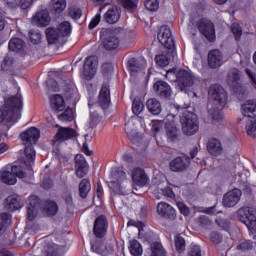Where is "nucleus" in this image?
Masks as SVG:
<instances>
[{
	"label": "nucleus",
	"instance_id": "obj_58",
	"mask_svg": "<svg viewBox=\"0 0 256 256\" xmlns=\"http://www.w3.org/2000/svg\"><path fill=\"white\" fill-rule=\"evenodd\" d=\"M125 131H126L127 135H135L137 129H135V124H133V119L129 120L125 124Z\"/></svg>",
	"mask_w": 256,
	"mask_h": 256
},
{
	"label": "nucleus",
	"instance_id": "obj_7",
	"mask_svg": "<svg viewBox=\"0 0 256 256\" xmlns=\"http://www.w3.org/2000/svg\"><path fill=\"white\" fill-rule=\"evenodd\" d=\"M103 48L106 51H115L119 47V29L103 28L100 32Z\"/></svg>",
	"mask_w": 256,
	"mask_h": 256
},
{
	"label": "nucleus",
	"instance_id": "obj_43",
	"mask_svg": "<svg viewBox=\"0 0 256 256\" xmlns=\"http://www.w3.org/2000/svg\"><path fill=\"white\" fill-rule=\"evenodd\" d=\"M128 67L131 73H139V71H141L145 66L137 61L135 58H131L128 61Z\"/></svg>",
	"mask_w": 256,
	"mask_h": 256
},
{
	"label": "nucleus",
	"instance_id": "obj_60",
	"mask_svg": "<svg viewBox=\"0 0 256 256\" xmlns=\"http://www.w3.org/2000/svg\"><path fill=\"white\" fill-rule=\"evenodd\" d=\"M210 241H212V243H215L216 245H219V243L223 241V236H221L219 232L213 231L210 233Z\"/></svg>",
	"mask_w": 256,
	"mask_h": 256
},
{
	"label": "nucleus",
	"instance_id": "obj_59",
	"mask_svg": "<svg viewBox=\"0 0 256 256\" xmlns=\"http://www.w3.org/2000/svg\"><path fill=\"white\" fill-rule=\"evenodd\" d=\"M188 256H203L201 253V247L199 245H191Z\"/></svg>",
	"mask_w": 256,
	"mask_h": 256
},
{
	"label": "nucleus",
	"instance_id": "obj_34",
	"mask_svg": "<svg viewBox=\"0 0 256 256\" xmlns=\"http://www.w3.org/2000/svg\"><path fill=\"white\" fill-rule=\"evenodd\" d=\"M242 75L243 73L239 69L237 68L230 69L227 75L228 85H230V87L237 85V83L241 81Z\"/></svg>",
	"mask_w": 256,
	"mask_h": 256
},
{
	"label": "nucleus",
	"instance_id": "obj_36",
	"mask_svg": "<svg viewBox=\"0 0 256 256\" xmlns=\"http://www.w3.org/2000/svg\"><path fill=\"white\" fill-rule=\"evenodd\" d=\"M25 41L21 38H12L9 41L8 49L9 51H13L14 53H20L25 49Z\"/></svg>",
	"mask_w": 256,
	"mask_h": 256
},
{
	"label": "nucleus",
	"instance_id": "obj_57",
	"mask_svg": "<svg viewBox=\"0 0 256 256\" xmlns=\"http://www.w3.org/2000/svg\"><path fill=\"white\" fill-rule=\"evenodd\" d=\"M14 62L15 60L13 59V57L6 55L2 61L1 67L2 69L7 71V69H9V67H11Z\"/></svg>",
	"mask_w": 256,
	"mask_h": 256
},
{
	"label": "nucleus",
	"instance_id": "obj_9",
	"mask_svg": "<svg viewBox=\"0 0 256 256\" xmlns=\"http://www.w3.org/2000/svg\"><path fill=\"white\" fill-rule=\"evenodd\" d=\"M180 123L182 125V133L184 135H195L199 131V119L193 112H186L180 118Z\"/></svg>",
	"mask_w": 256,
	"mask_h": 256
},
{
	"label": "nucleus",
	"instance_id": "obj_38",
	"mask_svg": "<svg viewBox=\"0 0 256 256\" xmlns=\"http://www.w3.org/2000/svg\"><path fill=\"white\" fill-rule=\"evenodd\" d=\"M11 225V214L8 212H4L0 214V235H3L5 233V230L7 227Z\"/></svg>",
	"mask_w": 256,
	"mask_h": 256
},
{
	"label": "nucleus",
	"instance_id": "obj_17",
	"mask_svg": "<svg viewBox=\"0 0 256 256\" xmlns=\"http://www.w3.org/2000/svg\"><path fill=\"white\" fill-rule=\"evenodd\" d=\"M23 205H25V203H23L21 196L17 194H12L8 196L4 202V208L6 209V211H11L12 213L15 211H19V209H21Z\"/></svg>",
	"mask_w": 256,
	"mask_h": 256
},
{
	"label": "nucleus",
	"instance_id": "obj_56",
	"mask_svg": "<svg viewBox=\"0 0 256 256\" xmlns=\"http://www.w3.org/2000/svg\"><path fill=\"white\" fill-rule=\"evenodd\" d=\"M101 121V117L99 116V113L97 112H91L90 113V127L93 129V127H97V123Z\"/></svg>",
	"mask_w": 256,
	"mask_h": 256
},
{
	"label": "nucleus",
	"instance_id": "obj_47",
	"mask_svg": "<svg viewBox=\"0 0 256 256\" xmlns=\"http://www.w3.org/2000/svg\"><path fill=\"white\" fill-rule=\"evenodd\" d=\"M143 109H145L143 102H141V100L134 99L132 102V111L134 115H140Z\"/></svg>",
	"mask_w": 256,
	"mask_h": 256
},
{
	"label": "nucleus",
	"instance_id": "obj_54",
	"mask_svg": "<svg viewBox=\"0 0 256 256\" xmlns=\"http://www.w3.org/2000/svg\"><path fill=\"white\" fill-rule=\"evenodd\" d=\"M158 192L161 193V195H164V197L175 199V192H173L171 187L159 188Z\"/></svg>",
	"mask_w": 256,
	"mask_h": 256
},
{
	"label": "nucleus",
	"instance_id": "obj_64",
	"mask_svg": "<svg viewBox=\"0 0 256 256\" xmlns=\"http://www.w3.org/2000/svg\"><path fill=\"white\" fill-rule=\"evenodd\" d=\"M46 83L47 87H50L53 91H57L59 89V84L53 79H49Z\"/></svg>",
	"mask_w": 256,
	"mask_h": 256
},
{
	"label": "nucleus",
	"instance_id": "obj_45",
	"mask_svg": "<svg viewBox=\"0 0 256 256\" xmlns=\"http://www.w3.org/2000/svg\"><path fill=\"white\" fill-rule=\"evenodd\" d=\"M29 37L31 43H33L34 45H39V43H41L43 35H41V32L39 30H30Z\"/></svg>",
	"mask_w": 256,
	"mask_h": 256
},
{
	"label": "nucleus",
	"instance_id": "obj_28",
	"mask_svg": "<svg viewBox=\"0 0 256 256\" xmlns=\"http://www.w3.org/2000/svg\"><path fill=\"white\" fill-rule=\"evenodd\" d=\"M91 249L98 253V255L107 256L113 253V245L107 244L103 241H98L91 245Z\"/></svg>",
	"mask_w": 256,
	"mask_h": 256
},
{
	"label": "nucleus",
	"instance_id": "obj_52",
	"mask_svg": "<svg viewBox=\"0 0 256 256\" xmlns=\"http://www.w3.org/2000/svg\"><path fill=\"white\" fill-rule=\"evenodd\" d=\"M60 121H71L73 119V110L67 108L62 114L58 115Z\"/></svg>",
	"mask_w": 256,
	"mask_h": 256
},
{
	"label": "nucleus",
	"instance_id": "obj_14",
	"mask_svg": "<svg viewBox=\"0 0 256 256\" xmlns=\"http://www.w3.org/2000/svg\"><path fill=\"white\" fill-rule=\"evenodd\" d=\"M157 213L163 219H167L168 221H175L177 219V211L173 206L167 204V202H159L157 205Z\"/></svg>",
	"mask_w": 256,
	"mask_h": 256
},
{
	"label": "nucleus",
	"instance_id": "obj_6",
	"mask_svg": "<svg viewBox=\"0 0 256 256\" xmlns=\"http://www.w3.org/2000/svg\"><path fill=\"white\" fill-rule=\"evenodd\" d=\"M45 33L48 44L55 45L59 43V39L62 37H69L71 35V23L64 21L57 28H47Z\"/></svg>",
	"mask_w": 256,
	"mask_h": 256
},
{
	"label": "nucleus",
	"instance_id": "obj_62",
	"mask_svg": "<svg viewBox=\"0 0 256 256\" xmlns=\"http://www.w3.org/2000/svg\"><path fill=\"white\" fill-rule=\"evenodd\" d=\"M35 0H18V5L22 9H29Z\"/></svg>",
	"mask_w": 256,
	"mask_h": 256
},
{
	"label": "nucleus",
	"instance_id": "obj_8",
	"mask_svg": "<svg viewBox=\"0 0 256 256\" xmlns=\"http://www.w3.org/2000/svg\"><path fill=\"white\" fill-rule=\"evenodd\" d=\"M127 179V173L123 171V168H115L112 171V181H110L108 187L111 189L114 195H128L127 188L123 187L121 183Z\"/></svg>",
	"mask_w": 256,
	"mask_h": 256
},
{
	"label": "nucleus",
	"instance_id": "obj_2",
	"mask_svg": "<svg viewBox=\"0 0 256 256\" xmlns=\"http://www.w3.org/2000/svg\"><path fill=\"white\" fill-rule=\"evenodd\" d=\"M208 97L214 104V106L208 105V113L213 121H220L223 119L221 110L227 105V91L221 85L213 84L208 90Z\"/></svg>",
	"mask_w": 256,
	"mask_h": 256
},
{
	"label": "nucleus",
	"instance_id": "obj_33",
	"mask_svg": "<svg viewBox=\"0 0 256 256\" xmlns=\"http://www.w3.org/2000/svg\"><path fill=\"white\" fill-rule=\"evenodd\" d=\"M50 105L54 111H65V100L59 94L50 97Z\"/></svg>",
	"mask_w": 256,
	"mask_h": 256
},
{
	"label": "nucleus",
	"instance_id": "obj_20",
	"mask_svg": "<svg viewBox=\"0 0 256 256\" xmlns=\"http://www.w3.org/2000/svg\"><path fill=\"white\" fill-rule=\"evenodd\" d=\"M28 207H27V217L29 221H34L39 213V208L41 207V202H39V197L33 195L28 198Z\"/></svg>",
	"mask_w": 256,
	"mask_h": 256
},
{
	"label": "nucleus",
	"instance_id": "obj_5",
	"mask_svg": "<svg viewBox=\"0 0 256 256\" xmlns=\"http://www.w3.org/2000/svg\"><path fill=\"white\" fill-rule=\"evenodd\" d=\"M242 113L244 117H248L250 120L246 122V132L250 137H256V99L248 100L245 104H242Z\"/></svg>",
	"mask_w": 256,
	"mask_h": 256
},
{
	"label": "nucleus",
	"instance_id": "obj_27",
	"mask_svg": "<svg viewBox=\"0 0 256 256\" xmlns=\"http://www.w3.org/2000/svg\"><path fill=\"white\" fill-rule=\"evenodd\" d=\"M41 209L46 217H55L59 213V205L54 200H45Z\"/></svg>",
	"mask_w": 256,
	"mask_h": 256
},
{
	"label": "nucleus",
	"instance_id": "obj_49",
	"mask_svg": "<svg viewBox=\"0 0 256 256\" xmlns=\"http://www.w3.org/2000/svg\"><path fill=\"white\" fill-rule=\"evenodd\" d=\"M118 4L122 5L124 9H128V11H131L132 9H137V2L133 0H118Z\"/></svg>",
	"mask_w": 256,
	"mask_h": 256
},
{
	"label": "nucleus",
	"instance_id": "obj_42",
	"mask_svg": "<svg viewBox=\"0 0 256 256\" xmlns=\"http://www.w3.org/2000/svg\"><path fill=\"white\" fill-rule=\"evenodd\" d=\"M151 249L153 256H167V252L165 251V248H163L161 242H153L151 244Z\"/></svg>",
	"mask_w": 256,
	"mask_h": 256
},
{
	"label": "nucleus",
	"instance_id": "obj_51",
	"mask_svg": "<svg viewBox=\"0 0 256 256\" xmlns=\"http://www.w3.org/2000/svg\"><path fill=\"white\" fill-rule=\"evenodd\" d=\"M237 249L239 251H251V249H253V241L244 240L240 242V245H237Z\"/></svg>",
	"mask_w": 256,
	"mask_h": 256
},
{
	"label": "nucleus",
	"instance_id": "obj_53",
	"mask_svg": "<svg viewBox=\"0 0 256 256\" xmlns=\"http://www.w3.org/2000/svg\"><path fill=\"white\" fill-rule=\"evenodd\" d=\"M68 15L72 19L77 20V19H81L83 12L80 10V8L72 7V8H69Z\"/></svg>",
	"mask_w": 256,
	"mask_h": 256
},
{
	"label": "nucleus",
	"instance_id": "obj_19",
	"mask_svg": "<svg viewBox=\"0 0 256 256\" xmlns=\"http://www.w3.org/2000/svg\"><path fill=\"white\" fill-rule=\"evenodd\" d=\"M97 73V62H95V57L89 56L84 61V77L87 81H91Z\"/></svg>",
	"mask_w": 256,
	"mask_h": 256
},
{
	"label": "nucleus",
	"instance_id": "obj_39",
	"mask_svg": "<svg viewBox=\"0 0 256 256\" xmlns=\"http://www.w3.org/2000/svg\"><path fill=\"white\" fill-rule=\"evenodd\" d=\"M91 191V182L88 179H83L79 184V195L82 199H87V195Z\"/></svg>",
	"mask_w": 256,
	"mask_h": 256
},
{
	"label": "nucleus",
	"instance_id": "obj_25",
	"mask_svg": "<svg viewBox=\"0 0 256 256\" xmlns=\"http://www.w3.org/2000/svg\"><path fill=\"white\" fill-rule=\"evenodd\" d=\"M77 137V132L73 128L60 127L54 136L55 141H68V139H73Z\"/></svg>",
	"mask_w": 256,
	"mask_h": 256
},
{
	"label": "nucleus",
	"instance_id": "obj_61",
	"mask_svg": "<svg viewBox=\"0 0 256 256\" xmlns=\"http://www.w3.org/2000/svg\"><path fill=\"white\" fill-rule=\"evenodd\" d=\"M177 207L180 213L184 215V217H187L190 215L191 211L189 210V207H187V205H185L183 202H177Z\"/></svg>",
	"mask_w": 256,
	"mask_h": 256
},
{
	"label": "nucleus",
	"instance_id": "obj_18",
	"mask_svg": "<svg viewBox=\"0 0 256 256\" xmlns=\"http://www.w3.org/2000/svg\"><path fill=\"white\" fill-rule=\"evenodd\" d=\"M74 161L76 175L80 179H83V177L89 173V164H87V160H85V156H83V154H77L74 158Z\"/></svg>",
	"mask_w": 256,
	"mask_h": 256
},
{
	"label": "nucleus",
	"instance_id": "obj_48",
	"mask_svg": "<svg viewBox=\"0 0 256 256\" xmlns=\"http://www.w3.org/2000/svg\"><path fill=\"white\" fill-rule=\"evenodd\" d=\"M46 256H59V246L57 244H49L45 249Z\"/></svg>",
	"mask_w": 256,
	"mask_h": 256
},
{
	"label": "nucleus",
	"instance_id": "obj_37",
	"mask_svg": "<svg viewBox=\"0 0 256 256\" xmlns=\"http://www.w3.org/2000/svg\"><path fill=\"white\" fill-rule=\"evenodd\" d=\"M231 89L239 101H243V99H245L248 95L247 88H245V86H243L241 83L234 84L231 86Z\"/></svg>",
	"mask_w": 256,
	"mask_h": 256
},
{
	"label": "nucleus",
	"instance_id": "obj_35",
	"mask_svg": "<svg viewBox=\"0 0 256 256\" xmlns=\"http://www.w3.org/2000/svg\"><path fill=\"white\" fill-rule=\"evenodd\" d=\"M146 107L152 115H159L161 111H163V108L161 107V102L155 98H151L147 100Z\"/></svg>",
	"mask_w": 256,
	"mask_h": 256
},
{
	"label": "nucleus",
	"instance_id": "obj_32",
	"mask_svg": "<svg viewBox=\"0 0 256 256\" xmlns=\"http://www.w3.org/2000/svg\"><path fill=\"white\" fill-rule=\"evenodd\" d=\"M165 131L167 139L170 141H177L179 139V129H177L175 122H166Z\"/></svg>",
	"mask_w": 256,
	"mask_h": 256
},
{
	"label": "nucleus",
	"instance_id": "obj_41",
	"mask_svg": "<svg viewBox=\"0 0 256 256\" xmlns=\"http://www.w3.org/2000/svg\"><path fill=\"white\" fill-rule=\"evenodd\" d=\"M129 250L131 255L133 256H141L143 255V247L141 246V243L137 240H131Z\"/></svg>",
	"mask_w": 256,
	"mask_h": 256
},
{
	"label": "nucleus",
	"instance_id": "obj_24",
	"mask_svg": "<svg viewBox=\"0 0 256 256\" xmlns=\"http://www.w3.org/2000/svg\"><path fill=\"white\" fill-rule=\"evenodd\" d=\"M208 65L211 69H217L223 65V54L219 50H211L208 53Z\"/></svg>",
	"mask_w": 256,
	"mask_h": 256
},
{
	"label": "nucleus",
	"instance_id": "obj_16",
	"mask_svg": "<svg viewBox=\"0 0 256 256\" xmlns=\"http://www.w3.org/2000/svg\"><path fill=\"white\" fill-rule=\"evenodd\" d=\"M153 89L155 94L160 97V99H170L171 98V86L169 83L163 81V80H158L156 83L153 85Z\"/></svg>",
	"mask_w": 256,
	"mask_h": 256
},
{
	"label": "nucleus",
	"instance_id": "obj_40",
	"mask_svg": "<svg viewBox=\"0 0 256 256\" xmlns=\"http://www.w3.org/2000/svg\"><path fill=\"white\" fill-rule=\"evenodd\" d=\"M24 154L26 159H28V161L25 162V165H27L31 169V163H34L35 161V149L33 148V144H28L25 147Z\"/></svg>",
	"mask_w": 256,
	"mask_h": 256
},
{
	"label": "nucleus",
	"instance_id": "obj_30",
	"mask_svg": "<svg viewBox=\"0 0 256 256\" xmlns=\"http://www.w3.org/2000/svg\"><path fill=\"white\" fill-rule=\"evenodd\" d=\"M207 151L213 157H219L223 153V144L216 138H211L207 143Z\"/></svg>",
	"mask_w": 256,
	"mask_h": 256
},
{
	"label": "nucleus",
	"instance_id": "obj_29",
	"mask_svg": "<svg viewBox=\"0 0 256 256\" xmlns=\"http://www.w3.org/2000/svg\"><path fill=\"white\" fill-rule=\"evenodd\" d=\"M98 103L104 110H107L109 105H111V93L109 91V87L105 85L102 86L99 93Z\"/></svg>",
	"mask_w": 256,
	"mask_h": 256
},
{
	"label": "nucleus",
	"instance_id": "obj_15",
	"mask_svg": "<svg viewBox=\"0 0 256 256\" xmlns=\"http://www.w3.org/2000/svg\"><path fill=\"white\" fill-rule=\"evenodd\" d=\"M109 227V222L107 221V217L105 215H101L95 219L93 233L95 237L98 239H103L105 234L107 233V229Z\"/></svg>",
	"mask_w": 256,
	"mask_h": 256
},
{
	"label": "nucleus",
	"instance_id": "obj_50",
	"mask_svg": "<svg viewBox=\"0 0 256 256\" xmlns=\"http://www.w3.org/2000/svg\"><path fill=\"white\" fill-rule=\"evenodd\" d=\"M144 5L148 11H157L159 9V0H145Z\"/></svg>",
	"mask_w": 256,
	"mask_h": 256
},
{
	"label": "nucleus",
	"instance_id": "obj_26",
	"mask_svg": "<svg viewBox=\"0 0 256 256\" xmlns=\"http://www.w3.org/2000/svg\"><path fill=\"white\" fill-rule=\"evenodd\" d=\"M119 19H121V7L119 6L109 8L104 14V20L106 23H109V25H114V23H117Z\"/></svg>",
	"mask_w": 256,
	"mask_h": 256
},
{
	"label": "nucleus",
	"instance_id": "obj_3",
	"mask_svg": "<svg viewBox=\"0 0 256 256\" xmlns=\"http://www.w3.org/2000/svg\"><path fill=\"white\" fill-rule=\"evenodd\" d=\"M4 107L0 110V123H15L21 119V111H23V97L17 93L15 96L4 98Z\"/></svg>",
	"mask_w": 256,
	"mask_h": 256
},
{
	"label": "nucleus",
	"instance_id": "obj_31",
	"mask_svg": "<svg viewBox=\"0 0 256 256\" xmlns=\"http://www.w3.org/2000/svg\"><path fill=\"white\" fill-rule=\"evenodd\" d=\"M67 0H51L49 11L52 15H59L65 11Z\"/></svg>",
	"mask_w": 256,
	"mask_h": 256
},
{
	"label": "nucleus",
	"instance_id": "obj_63",
	"mask_svg": "<svg viewBox=\"0 0 256 256\" xmlns=\"http://www.w3.org/2000/svg\"><path fill=\"white\" fill-rule=\"evenodd\" d=\"M99 21H101V14H96L89 24V29H95L99 25Z\"/></svg>",
	"mask_w": 256,
	"mask_h": 256
},
{
	"label": "nucleus",
	"instance_id": "obj_1",
	"mask_svg": "<svg viewBox=\"0 0 256 256\" xmlns=\"http://www.w3.org/2000/svg\"><path fill=\"white\" fill-rule=\"evenodd\" d=\"M158 41L165 47V51L162 54L156 55L155 62L159 67H167L171 61H175L177 57V51L175 50V40L171 35V29L169 26L164 25L159 29Z\"/></svg>",
	"mask_w": 256,
	"mask_h": 256
},
{
	"label": "nucleus",
	"instance_id": "obj_21",
	"mask_svg": "<svg viewBox=\"0 0 256 256\" xmlns=\"http://www.w3.org/2000/svg\"><path fill=\"white\" fill-rule=\"evenodd\" d=\"M20 137L24 143H28V145H33V143L35 144L39 141V138L41 137V132L39 131V129L31 127L23 132Z\"/></svg>",
	"mask_w": 256,
	"mask_h": 256
},
{
	"label": "nucleus",
	"instance_id": "obj_55",
	"mask_svg": "<svg viewBox=\"0 0 256 256\" xmlns=\"http://www.w3.org/2000/svg\"><path fill=\"white\" fill-rule=\"evenodd\" d=\"M199 224L201 225V227L207 229L208 227H211V225H213V221L209 219V216L202 215L199 217Z\"/></svg>",
	"mask_w": 256,
	"mask_h": 256
},
{
	"label": "nucleus",
	"instance_id": "obj_44",
	"mask_svg": "<svg viewBox=\"0 0 256 256\" xmlns=\"http://www.w3.org/2000/svg\"><path fill=\"white\" fill-rule=\"evenodd\" d=\"M174 243H175L176 251H178V253H183V251H185V247H186L185 238H183L178 234L174 238Z\"/></svg>",
	"mask_w": 256,
	"mask_h": 256
},
{
	"label": "nucleus",
	"instance_id": "obj_13",
	"mask_svg": "<svg viewBox=\"0 0 256 256\" xmlns=\"http://www.w3.org/2000/svg\"><path fill=\"white\" fill-rule=\"evenodd\" d=\"M241 195H243V192L239 190L238 188H234L230 191H228L223 196L222 204L224 207H235L239 201H241Z\"/></svg>",
	"mask_w": 256,
	"mask_h": 256
},
{
	"label": "nucleus",
	"instance_id": "obj_12",
	"mask_svg": "<svg viewBox=\"0 0 256 256\" xmlns=\"http://www.w3.org/2000/svg\"><path fill=\"white\" fill-rule=\"evenodd\" d=\"M198 31L209 41L210 43H214L215 36V24L210 20L201 19L197 23Z\"/></svg>",
	"mask_w": 256,
	"mask_h": 256
},
{
	"label": "nucleus",
	"instance_id": "obj_23",
	"mask_svg": "<svg viewBox=\"0 0 256 256\" xmlns=\"http://www.w3.org/2000/svg\"><path fill=\"white\" fill-rule=\"evenodd\" d=\"M132 181L138 187H145L149 183V177L145 174V170L141 168H136L132 171Z\"/></svg>",
	"mask_w": 256,
	"mask_h": 256
},
{
	"label": "nucleus",
	"instance_id": "obj_46",
	"mask_svg": "<svg viewBox=\"0 0 256 256\" xmlns=\"http://www.w3.org/2000/svg\"><path fill=\"white\" fill-rule=\"evenodd\" d=\"M231 31L235 37V40L241 41V37L243 35V28H241V25H239V23H233L231 25Z\"/></svg>",
	"mask_w": 256,
	"mask_h": 256
},
{
	"label": "nucleus",
	"instance_id": "obj_11",
	"mask_svg": "<svg viewBox=\"0 0 256 256\" xmlns=\"http://www.w3.org/2000/svg\"><path fill=\"white\" fill-rule=\"evenodd\" d=\"M191 165V157L187 155L177 156L169 163V169L172 173H185Z\"/></svg>",
	"mask_w": 256,
	"mask_h": 256
},
{
	"label": "nucleus",
	"instance_id": "obj_10",
	"mask_svg": "<svg viewBox=\"0 0 256 256\" xmlns=\"http://www.w3.org/2000/svg\"><path fill=\"white\" fill-rule=\"evenodd\" d=\"M18 179H25L27 177V173L23 171L21 166H12L11 172L5 171L1 174V181L2 183H6V185H15Z\"/></svg>",
	"mask_w": 256,
	"mask_h": 256
},
{
	"label": "nucleus",
	"instance_id": "obj_4",
	"mask_svg": "<svg viewBox=\"0 0 256 256\" xmlns=\"http://www.w3.org/2000/svg\"><path fill=\"white\" fill-rule=\"evenodd\" d=\"M173 77H176L174 81L178 85V89L184 93H187V89L195 85V76L185 69L177 70L173 68L168 70L166 73V78L173 79Z\"/></svg>",
	"mask_w": 256,
	"mask_h": 256
},
{
	"label": "nucleus",
	"instance_id": "obj_22",
	"mask_svg": "<svg viewBox=\"0 0 256 256\" xmlns=\"http://www.w3.org/2000/svg\"><path fill=\"white\" fill-rule=\"evenodd\" d=\"M33 25H37L38 27H47L49 23H51V16H49V11L41 10L37 12L32 17Z\"/></svg>",
	"mask_w": 256,
	"mask_h": 256
}]
</instances>
